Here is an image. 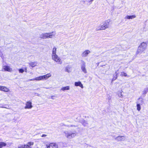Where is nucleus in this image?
<instances>
[{"label": "nucleus", "mask_w": 148, "mask_h": 148, "mask_svg": "<svg viewBox=\"0 0 148 148\" xmlns=\"http://www.w3.org/2000/svg\"><path fill=\"white\" fill-rule=\"evenodd\" d=\"M70 69L68 67H66L65 68V71L68 72H70Z\"/></svg>", "instance_id": "nucleus-29"}, {"label": "nucleus", "mask_w": 148, "mask_h": 148, "mask_svg": "<svg viewBox=\"0 0 148 148\" xmlns=\"http://www.w3.org/2000/svg\"><path fill=\"white\" fill-rule=\"evenodd\" d=\"M137 109L138 111H140L141 109L140 104L137 103Z\"/></svg>", "instance_id": "nucleus-26"}, {"label": "nucleus", "mask_w": 148, "mask_h": 148, "mask_svg": "<svg viewBox=\"0 0 148 148\" xmlns=\"http://www.w3.org/2000/svg\"><path fill=\"white\" fill-rule=\"evenodd\" d=\"M33 144V143L32 142H29L28 143L27 145H27L28 146V147H29V148L27 147L26 148H32L30 147V146L32 145Z\"/></svg>", "instance_id": "nucleus-25"}, {"label": "nucleus", "mask_w": 148, "mask_h": 148, "mask_svg": "<svg viewBox=\"0 0 148 148\" xmlns=\"http://www.w3.org/2000/svg\"><path fill=\"white\" fill-rule=\"evenodd\" d=\"M6 145V144L3 142L0 143V148H2L3 147H5Z\"/></svg>", "instance_id": "nucleus-20"}, {"label": "nucleus", "mask_w": 148, "mask_h": 148, "mask_svg": "<svg viewBox=\"0 0 148 148\" xmlns=\"http://www.w3.org/2000/svg\"><path fill=\"white\" fill-rule=\"evenodd\" d=\"M0 90L5 92H8L9 91V89L6 87L1 86H0Z\"/></svg>", "instance_id": "nucleus-12"}, {"label": "nucleus", "mask_w": 148, "mask_h": 148, "mask_svg": "<svg viewBox=\"0 0 148 148\" xmlns=\"http://www.w3.org/2000/svg\"><path fill=\"white\" fill-rule=\"evenodd\" d=\"M43 79H44L43 76L38 77V80H42Z\"/></svg>", "instance_id": "nucleus-30"}, {"label": "nucleus", "mask_w": 148, "mask_h": 148, "mask_svg": "<svg viewBox=\"0 0 148 148\" xmlns=\"http://www.w3.org/2000/svg\"><path fill=\"white\" fill-rule=\"evenodd\" d=\"M115 74H116L115 75H114V77L113 78V79H112V82L117 79V74L116 72Z\"/></svg>", "instance_id": "nucleus-22"}, {"label": "nucleus", "mask_w": 148, "mask_h": 148, "mask_svg": "<svg viewBox=\"0 0 148 148\" xmlns=\"http://www.w3.org/2000/svg\"><path fill=\"white\" fill-rule=\"evenodd\" d=\"M144 103L143 99L141 98H139L137 103L140 104L142 105Z\"/></svg>", "instance_id": "nucleus-16"}, {"label": "nucleus", "mask_w": 148, "mask_h": 148, "mask_svg": "<svg viewBox=\"0 0 148 148\" xmlns=\"http://www.w3.org/2000/svg\"><path fill=\"white\" fill-rule=\"evenodd\" d=\"M32 107V103L28 101L27 102L26 104V106L25 107V109H30Z\"/></svg>", "instance_id": "nucleus-11"}, {"label": "nucleus", "mask_w": 148, "mask_h": 148, "mask_svg": "<svg viewBox=\"0 0 148 148\" xmlns=\"http://www.w3.org/2000/svg\"><path fill=\"white\" fill-rule=\"evenodd\" d=\"M67 127H76L77 126H75V125H68L67 126Z\"/></svg>", "instance_id": "nucleus-33"}, {"label": "nucleus", "mask_w": 148, "mask_h": 148, "mask_svg": "<svg viewBox=\"0 0 148 148\" xmlns=\"http://www.w3.org/2000/svg\"><path fill=\"white\" fill-rule=\"evenodd\" d=\"M123 92L122 90H121L120 91H118V96L119 97H122L123 95L122 94V92Z\"/></svg>", "instance_id": "nucleus-24"}, {"label": "nucleus", "mask_w": 148, "mask_h": 148, "mask_svg": "<svg viewBox=\"0 0 148 148\" xmlns=\"http://www.w3.org/2000/svg\"><path fill=\"white\" fill-rule=\"evenodd\" d=\"M136 17V16L135 15H132V16H128L127 15L126 16L125 18V19H133L134 18H135Z\"/></svg>", "instance_id": "nucleus-14"}, {"label": "nucleus", "mask_w": 148, "mask_h": 148, "mask_svg": "<svg viewBox=\"0 0 148 148\" xmlns=\"http://www.w3.org/2000/svg\"><path fill=\"white\" fill-rule=\"evenodd\" d=\"M56 34L55 32H54L43 33L40 35V37L43 39L51 38L55 36Z\"/></svg>", "instance_id": "nucleus-1"}, {"label": "nucleus", "mask_w": 148, "mask_h": 148, "mask_svg": "<svg viewBox=\"0 0 148 148\" xmlns=\"http://www.w3.org/2000/svg\"><path fill=\"white\" fill-rule=\"evenodd\" d=\"M52 59L58 64H61L62 61L60 57L57 54L51 55Z\"/></svg>", "instance_id": "nucleus-5"}, {"label": "nucleus", "mask_w": 148, "mask_h": 148, "mask_svg": "<svg viewBox=\"0 0 148 148\" xmlns=\"http://www.w3.org/2000/svg\"><path fill=\"white\" fill-rule=\"evenodd\" d=\"M57 48L56 47H54L53 49L52 55L56 54Z\"/></svg>", "instance_id": "nucleus-18"}, {"label": "nucleus", "mask_w": 148, "mask_h": 148, "mask_svg": "<svg viewBox=\"0 0 148 148\" xmlns=\"http://www.w3.org/2000/svg\"><path fill=\"white\" fill-rule=\"evenodd\" d=\"M47 136V135H45V134H43L42 136V137H45Z\"/></svg>", "instance_id": "nucleus-35"}, {"label": "nucleus", "mask_w": 148, "mask_h": 148, "mask_svg": "<svg viewBox=\"0 0 148 148\" xmlns=\"http://www.w3.org/2000/svg\"><path fill=\"white\" fill-rule=\"evenodd\" d=\"M81 69L82 71L84 73H86L87 71L86 68V63L83 61H82V64L81 66Z\"/></svg>", "instance_id": "nucleus-7"}, {"label": "nucleus", "mask_w": 148, "mask_h": 148, "mask_svg": "<svg viewBox=\"0 0 148 148\" xmlns=\"http://www.w3.org/2000/svg\"><path fill=\"white\" fill-rule=\"evenodd\" d=\"M148 91V87L145 88L143 91V94H145L147 93Z\"/></svg>", "instance_id": "nucleus-23"}, {"label": "nucleus", "mask_w": 148, "mask_h": 148, "mask_svg": "<svg viewBox=\"0 0 148 148\" xmlns=\"http://www.w3.org/2000/svg\"><path fill=\"white\" fill-rule=\"evenodd\" d=\"M147 44L146 42H143L138 47L136 52L137 54L142 53L146 49Z\"/></svg>", "instance_id": "nucleus-4"}, {"label": "nucleus", "mask_w": 148, "mask_h": 148, "mask_svg": "<svg viewBox=\"0 0 148 148\" xmlns=\"http://www.w3.org/2000/svg\"><path fill=\"white\" fill-rule=\"evenodd\" d=\"M94 0H90V1H88V3H89L90 4H91L92 2L94 1Z\"/></svg>", "instance_id": "nucleus-34"}, {"label": "nucleus", "mask_w": 148, "mask_h": 148, "mask_svg": "<svg viewBox=\"0 0 148 148\" xmlns=\"http://www.w3.org/2000/svg\"><path fill=\"white\" fill-rule=\"evenodd\" d=\"M146 43H147V44H148V41H147V42H146Z\"/></svg>", "instance_id": "nucleus-40"}, {"label": "nucleus", "mask_w": 148, "mask_h": 148, "mask_svg": "<svg viewBox=\"0 0 148 148\" xmlns=\"http://www.w3.org/2000/svg\"><path fill=\"white\" fill-rule=\"evenodd\" d=\"M90 53V51L89 50H85L82 54V56L83 57H86Z\"/></svg>", "instance_id": "nucleus-10"}, {"label": "nucleus", "mask_w": 148, "mask_h": 148, "mask_svg": "<svg viewBox=\"0 0 148 148\" xmlns=\"http://www.w3.org/2000/svg\"><path fill=\"white\" fill-rule=\"evenodd\" d=\"M121 76H124L126 77L127 76V75L126 73H125L124 72H121Z\"/></svg>", "instance_id": "nucleus-28"}, {"label": "nucleus", "mask_w": 148, "mask_h": 148, "mask_svg": "<svg viewBox=\"0 0 148 148\" xmlns=\"http://www.w3.org/2000/svg\"><path fill=\"white\" fill-rule=\"evenodd\" d=\"M146 34H147V36H148V31L146 32Z\"/></svg>", "instance_id": "nucleus-37"}, {"label": "nucleus", "mask_w": 148, "mask_h": 148, "mask_svg": "<svg viewBox=\"0 0 148 148\" xmlns=\"http://www.w3.org/2000/svg\"><path fill=\"white\" fill-rule=\"evenodd\" d=\"M3 69L5 71L11 72L12 71V69L8 66L5 65L3 66Z\"/></svg>", "instance_id": "nucleus-9"}, {"label": "nucleus", "mask_w": 148, "mask_h": 148, "mask_svg": "<svg viewBox=\"0 0 148 148\" xmlns=\"http://www.w3.org/2000/svg\"><path fill=\"white\" fill-rule=\"evenodd\" d=\"M36 80H37V78H36L35 79Z\"/></svg>", "instance_id": "nucleus-41"}, {"label": "nucleus", "mask_w": 148, "mask_h": 148, "mask_svg": "<svg viewBox=\"0 0 148 148\" xmlns=\"http://www.w3.org/2000/svg\"><path fill=\"white\" fill-rule=\"evenodd\" d=\"M34 79H31L29 80H30V81H32V80H34Z\"/></svg>", "instance_id": "nucleus-38"}, {"label": "nucleus", "mask_w": 148, "mask_h": 148, "mask_svg": "<svg viewBox=\"0 0 148 148\" xmlns=\"http://www.w3.org/2000/svg\"><path fill=\"white\" fill-rule=\"evenodd\" d=\"M25 71H26V70H27V68H25Z\"/></svg>", "instance_id": "nucleus-39"}, {"label": "nucleus", "mask_w": 148, "mask_h": 148, "mask_svg": "<svg viewBox=\"0 0 148 148\" xmlns=\"http://www.w3.org/2000/svg\"><path fill=\"white\" fill-rule=\"evenodd\" d=\"M47 148H58V145L56 143H52L46 145Z\"/></svg>", "instance_id": "nucleus-6"}, {"label": "nucleus", "mask_w": 148, "mask_h": 148, "mask_svg": "<svg viewBox=\"0 0 148 148\" xmlns=\"http://www.w3.org/2000/svg\"><path fill=\"white\" fill-rule=\"evenodd\" d=\"M43 76L44 79H46L50 77L51 76V75L50 73H49L43 75Z\"/></svg>", "instance_id": "nucleus-15"}, {"label": "nucleus", "mask_w": 148, "mask_h": 148, "mask_svg": "<svg viewBox=\"0 0 148 148\" xmlns=\"http://www.w3.org/2000/svg\"><path fill=\"white\" fill-rule=\"evenodd\" d=\"M55 97V96H51V99H54V98L53 97Z\"/></svg>", "instance_id": "nucleus-36"}, {"label": "nucleus", "mask_w": 148, "mask_h": 148, "mask_svg": "<svg viewBox=\"0 0 148 148\" xmlns=\"http://www.w3.org/2000/svg\"><path fill=\"white\" fill-rule=\"evenodd\" d=\"M70 89V86H67L65 87H63L61 89V90L63 91H65L66 90H68Z\"/></svg>", "instance_id": "nucleus-17"}, {"label": "nucleus", "mask_w": 148, "mask_h": 148, "mask_svg": "<svg viewBox=\"0 0 148 148\" xmlns=\"http://www.w3.org/2000/svg\"><path fill=\"white\" fill-rule=\"evenodd\" d=\"M65 136L67 138L69 139H72L76 136L77 133L75 131L73 132H68L67 131L64 132Z\"/></svg>", "instance_id": "nucleus-3"}, {"label": "nucleus", "mask_w": 148, "mask_h": 148, "mask_svg": "<svg viewBox=\"0 0 148 148\" xmlns=\"http://www.w3.org/2000/svg\"><path fill=\"white\" fill-rule=\"evenodd\" d=\"M30 65L31 66L33 67L35 66L36 65V64L34 62H31L30 63Z\"/></svg>", "instance_id": "nucleus-27"}, {"label": "nucleus", "mask_w": 148, "mask_h": 148, "mask_svg": "<svg viewBox=\"0 0 148 148\" xmlns=\"http://www.w3.org/2000/svg\"><path fill=\"white\" fill-rule=\"evenodd\" d=\"M81 123L84 126H86L88 124L87 122L85 120H83L81 122Z\"/></svg>", "instance_id": "nucleus-21"}, {"label": "nucleus", "mask_w": 148, "mask_h": 148, "mask_svg": "<svg viewBox=\"0 0 148 148\" xmlns=\"http://www.w3.org/2000/svg\"><path fill=\"white\" fill-rule=\"evenodd\" d=\"M18 71L19 73H23L24 72V70L22 69H19Z\"/></svg>", "instance_id": "nucleus-32"}, {"label": "nucleus", "mask_w": 148, "mask_h": 148, "mask_svg": "<svg viewBox=\"0 0 148 148\" xmlns=\"http://www.w3.org/2000/svg\"><path fill=\"white\" fill-rule=\"evenodd\" d=\"M110 22V20L109 19L106 21L104 22L103 25L99 26L97 28V30H103L108 28Z\"/></svg>", "instance_id": "nucleus-2"}, {"label": "nucleus", "mask_w": 148, "mask_h": 148, "mask_svg": "<svg viewBox=\"0 0 148 148\" xmlns=\"http://www.w3.org/2000/svg\"><path fill=\"white\" fill-rule=\"evenodd\" d=\"M115 139L118 141H124L125 140V138L123 136H119L116 137Z\"/></svg>", "instance_id": "nucleus-8"}, {"label": "nucleus", "mask_w": 148, "mask_h": 148, "mask_svg": "<svg viewBox=\"0 0 148 148\" xmlns=\"http://www.w3.org/2000/svg\"><path fill=\"white\" fill-rule=\"evenodd\" d=\"M75 85L76 86H79L82 88H83V86L80 82H75Z\"/></svg>", "instance_id": "nucleus-13"}, {"label": "nucleus", "mask_w": 148, "mask_h": 148, "mask_svg": "<svg viewBox=\"0 0 148 148\" xmlns=\"http://www.w3.org/2000/svg\"><path fill=\"white\" fill-rule=\"evenodd\" d=\"M5 106H6V105H3L2 104H0V108H8L7 107Z\"/></svg>", "instance_id": "nucleus-31"}, {"label": "nucleus", "mask_w": 148, "mask_h": 148, "mask_svg": "<svg viewBox=\"0 0 148 148\" xmlns=\"http://www.w3.org/2000/svg\"><path fill=\"white\" fill-rule=\"evenodd\" d=\"M18 148H26L28 147L27 145H23L20 144L18 145Z\"/></svg>", "instance_id": "nucleus-19"}]
</instances>
